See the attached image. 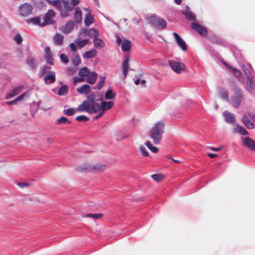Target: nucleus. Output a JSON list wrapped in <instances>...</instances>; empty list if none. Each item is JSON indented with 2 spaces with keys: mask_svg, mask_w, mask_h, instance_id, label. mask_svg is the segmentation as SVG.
I'll return each instance as SVG.
<instances>
[{
  "mask_svg": "<svg viewBox=\"0 0 255 255\" xmlns=\"http://www.w3.org/2000/svg\"><path fill=\"white\" fill-rule=\"evenodd\" d=\"M51 5L56 7L60 12L62 17L69 16V12L80 3V0H46Z\"/></svg>",
  "mask_w": 255,
  "mask_h": 255,
  "instance_id": "1",
  "label": "nucleus"
},
{
  "mask_svg": "<svg viewBox=\"0 0 255 255\" xmlns=\"http://www.w3.org/2000/svg\"><path fill=\"white\" fill-rule=\"evenodd\" d=\"M164 123L162 122L156 123L150 131V137L155 144L158 143L162 138L164 131Z\"/></svg>",
  "mask_w": 255,
  "mask_h": 255,
  "instance_id": "2",
  "label": "nucleus"
},
{
  "mask_svg": "<svg viewBox=\"0 0 255 255\" xmlns=\"http://www.w3.org/2000/svg\"><path fill=\"white\" fill-rule=\"evenodd\" d=\"M233 92L234 95L231 96L229 102L234 107L238 108L244 99V95L238 87L233 89Z\"/></svg>",
  "mask_w": 255,
  "mask_h": 255,
  "instance_id": "3",
  "label": "nucleus"
},
{
  "mask_svg": "<svg viewBox=\"0 0 255 255\" xmlns=\"http://www.w3.org/2000/svg\"><path fill=\"white\" fill-rule=\"evenodd\" d=\"M151 24L158 29H162L166 26V21L156 16H151L149 18Z\"/></svg>",
  "mask_w": 255,
  "mask_h": 255,
  "instance_id": "4",
  "label": "nucleus"
},
{
  "mask_svg": "<svg viewBox=\"0 0 255 255\" xmlns=\"http://www.w3.org/2000/svg\"><path fill=\"white\" fill-rule=\"evenodd\" d=\"M33 6L29 3H25L20 5L19 14L22 16H27L32 13Z\"/></svg>",
  "mask_w": 255,
  "mask_h": 255,
  "instance_id": "5",
  "label": "nucleus"
},
{
  "mask_svg": "<svg viewBox=\"0 0 255 255\" xmlns=\"http://www.w3.org/2000/svg\"><path fill=\"white\" fill-rule=\"evenodd\" d=\"M168 63L171 69L177 74L181 73L185 69L184 64L179 61L170 60L168 61Z\"/></svg>",
  "mask_w": 255,
  "mask_h": 255,
  "instance_id": "6",
  "label": "nucleus"
},
{
  "mask_svg": "<svg viewBox=\"0 0 255 255\" xmlns=\"http://www.w3.org/2000/svg\"><path fill=\"white\" fill-rule=\"evenodd\" d=\"M249 119L255 122V114L253 113H249L248 116H244L242 118V122L249 129H253L254 128V125Z\"/></svg>",
  "mask_w": 255,
  "mask_h": 255,
  "instance_id": "7",
  "label": "nucleus"
},
{
  "mask_svg": "<svg viewBox=\"0 0 255 255\" xmlns=\"http://www.w3.org/2000/svg\"><path fill=\"white\" fill-rule=\"evenodd\" d=\"M255 76L246 79V86L245 89L250 93H255Z\"/></svg>",
  "mask_w": 255,
  "mask_h": 255,
  "instance_id": "8",
  "label": "nucleus"
},
{
  "mask_svg": "<svg viewBox=\"0 0 255 255\" xmlns=\"http://www.w3.org/2000/svg\"><path fill=\"white\" fill-rule=\"evenodd\" d=\"M23 88V86L21 85H18L12 87L7 94L5 99L8 100L13 98L19 94Z\"/></svg>",
  "mask_w": 255,
  "mask_h": 255,
  "instance_id": "9",
  "label": "nucleus"
},
{
  "mask_svg": "<svg viewBox=\"0 0 255 255\" xmlns=\"http://www.w3.org/2000/svg\"><path fill=\"white\" fill-rule=\"evenodd\" d=\"M55 11L52 9H48L43 17V25L52 24L53 22V17L55 16Z\"/></svg>",
  "mask_w": 255,
  "mask_h": 255,
  "instance_id": "10",
  "label": "nucleus"
},
{
  "mask_svg": "<svg viewBox=\"0 0 255 255\" xmlns=\"http://www.w3.org/2000/svg\"><path fill=\"white\" fill-rule=\"evenodd\" d=\"M223 64L240 81L244 82V79L242 74L239 70L232 67L225 62Z\"/></svg>",
  "mask_w": 255,
  "mask_h": 255,
  "instance_id": "11",
  "label": "nucleus"
},
{
  "mask_svg": "<svg viewBox=\"0 0 255 255\" xmlns=\"http://www.w3.org/2000/svg\"><path fill=\"white\" fill-rule=\"evenodd\" d=\"M191 28L202 36H205L207 34V29L198 23L192 22L191 24Z\"/></svg>",
  "mask_w": 255,
  "mask_h": 255,
  "instance_id": "12",
  "label": "nucleus"
},
{
  "mask_svg": "<svg viewBox=\"0 0 255 255\" xmlns=\"http://www.w3.org/2000/svg\"><path fill=\"white\" fill-rule=\"evenodd\" d=\"M173 35L178 46L183 51H186L187 50V45L185 41L177 33H173Z\"/></svg>",
  "mask_w": 255,
  "mask_h": 255,
  "instance_id": "13",
  "label": "nucleus"
},
{
  "mask_svg": "<svg viewBox=\"0 0 255 255\" xmlns=\"http://www.w3.org/2000/svg\"><path fill=\"white\" fill-rule=\"evenodd\" d=\"M242 68L246 79L255 76L253 69L250 64L243 65Z\"/></svg>",
  "mask_w": 255,
  "mask_h": 255,
  "instance_id": "14",
  "label": "nucleus"
},
{
  "mask_svg": "<svg viewBox=\"0 0 255 255\" xmlns=\"http://www.w3.org/2000/svg\"><path fill=\"white\" fill-rule=\"evenodd\" d=\"M243 144L252 150H255V141L249 137L242 138Z\"/></svg>",
  "mask_w": 255,
  "mask_h": 255,
  "instance_id": "15",
  "label": "nucleus"
},
{
  "mask_svg": "<svg viewBox=\"0 0 255 255\" xmlns=\"http://www.w3.org/2000/svg\"><path fill=\"white\" fill-rule=\"evenodd\" d=\"M101 101V110L104 112L110 110L114 106V103L112 101L106 102L102 100V98L99 99Z\"/></svg>",
  "mask_w": 255,
  "mask_h": 255,
  "instance_id": "16",
  "label": "nucleus"
},
{
  "mask_svg": "<svg viewBox=\"0 0 255 255\" xmlns=\"http://www.w3.org/2000/svg\"><path fill=\"white\" fill-rule=\"evenodd\" d=\"M75 26L74 22L72 20L68 21L65 26L61 27V30L65 34L72 31Z\"/></svg>",
  "mask_w": 255,
  "mask_h": 255,
  "instance_id": "17",
  "label": "nucleus"
},
{
  "mask_svg": "<svg viewBox=\"0 0 255 255\" xmlns=\"http://www.w3.org/2000/svg\"><path fill=\"white\" fill-rule=\"evenodd\" d=\"M129 61V58L128 56L126 55L125 57L124 61L122 64V69L124 78L127 77L128 72L129 65L128 62Z\"/></svg>",
  "mask_w": 255,
  "mask_h": 255,
  "instance_id": "18",
  "label": "nucleus"
},
{
  "mask_svg": "<svg viewBox=\"0 0 255 255\" xmlns=\"http://www.w3.org/2000/svg\"><path fill=\"white\" fill-rule=\"evenodd\" d=\"M74 20L77 24L80 23L82 20V12L78 6L75 8Z\"/></svg>",
  "mask_w": 255,
  "mask_h": 255,
  "instance_id": "19",
  "label": "nucleus"
},
{
  "mask_svg": "<svg viewBox=\"0 0 255 255\" xmlns=\"http://www.w3.org/2000/svg\"><path fill=\"white\" fill-rule=\"evenodd\" d=\"M45 58L46 59V61L47 63H48L50 65H53V58L52 56V53H51L50 51V49L48 47H46L45 48Z\"/></svg>",
  "mask_w": 255,
  "mask_h": 255,
  "instance_id": "20",
  "label": "nucleus"
},
{
  "mask_svg": "<svg viewBox=\"0 0 255 255\" xmlns=\"http://www.w3.org/2000/svg\"><path fill=\"white\" fill-rule=\"evenodd\" d=\"M223 115L227 123L233 124L235 121V116L233 114L226 111L223 113Z\"/></svg>",
  "mask_w": 255,
  "mask_h": 255,
  "instance_id": "21",
  "label": "nucleus"
},
{
  "mask_svg": "<svg viewBox=\"0 0 255 255\" xmlns=\"http://www.w3.org/2000/svg\"><path fill=\"white\" fill-rule=\"evenodd\" d=\"M182 13L185 15L186 19L189 20H194L195 18V14L190 11V8L188 6H186V9L182 11Z\"/></svg>",
  "mask_w": 255,
  "mask_h": 255,
  "instance_id": "22",
  "label": "nucleus"
},
{
  "mask_svg": "<svg viewBox=\"0 0 255 255\" xmlns=\"http://www.w3.org/2000/svg\"><path fill=\"white\" fill-rule=\"evenodd\" d=\"M89 107L90 114L96 113L101 111V104L100 105L96 101L90 104Z\"/></svg>",
  "mask_w": 255,
  "mask_h": 255,
  "instance_id": "23",
  "label": "nucleus"
},
{
  "mask_svg": "<svg viewBox=\"0 0 255 255\" xmlns=\"http://www.w3.org/2000/svg\"><path fill=\"white\" fill-rule=\"evenodd\" d=\"M45 83H53L55 81V73L54 72L51 71L50 73L45 75L44 78Z\"/></svg>",
  "mask_w": 255,
  "mask_h": 255,
  "instance_id": "24",
  "label": "nucleus"
},
{
  "mask_svg": "<svg viewBox=\"0 0 255 255\" xmlns=\"http://www.w3.org/2000/svg\"><path fill=\"white\" fill-rule=\"evenodd\" d=\"M91 90L92 89L89 85L85 84L77 88V91L80 94L86 95L89 93L91 91Z\"/></svg>",
  "mask_w": 255,
  "mask_h": 255,
  "instance_id": "25",
  "label": "nucleus"
},
{
  "mask_svg": "<svg viewBox=\"0 0 255 255\" xmlns=\"http://www.w3.org/2000/svg\"><path fill=\"white\" fill-rule=\"evenodd\" d=\"M219 96L222 99L229 102L230 99L227 90L223 88L219 89Z\"/></svg>",
  "mask_w": 255,
  "mask_h": 255,
  "instance_id": "26",
  "label": "nucleus"
},
{
  "mask_svg": "<svg viewBox=\"0 0 255 255\" xmlns=\"http://www.w3.org/2000/svg\"><path fill=\"white\" fill-rule=\"evenodd\" d=\"M131 42L127 39L124 40L122 44V50L124 52H129L131 49Z\"/></svg>",
  "mask_w": 255,
  "mask_h": 255,
  "instance_id": "27",
  "label": "nucleus"
},
{
  "mask_svg": "<svg viewBox=\"0 0 255 255\" xmlns=\"http://www.w3.org/2000/svg\"><path fill=\"white\" fill-rule=\"evenodd\" d=\"M74 42L77 44L78 47L82 48L88 44L89 40L87 39H82L80 37H78Z\"/></svg>",
  "mask_w": 255,
  "mask_h": 255,
  "instance_id": "28",
  "label": "nucleus"
},
{
  "mask_svg": "<svg viewBox=\"0 0 255 255\" xmlns=\"http://www.w3.org/2000/svg\"><path fill=\"white\" fill-rule=\"evenodd\" d=\"M97 52L96 49L93 48L89 51L85 52L83 55V57L86 59L93 58L96 56Z\"/></svg>",
  "mask_w": 255,
  "mask_h": 255,
  "instance_id": "29",
  "label": "nucleus"
},
{
  "mask_svg": "<svg viewBox=\"0 0 255 255\" xmlns=\"http://www.w3.org/2000/svg\"><path fill=\"white\" fill-rule=\"evenodd\" d=\"M28 23H32L35 25H38L41 26H44V25H42V22H41V18L39 16L34 17L32 18H29L27 20Z\"/></svg>",
  "mask_w": 255,
  "mask_h": 255,
  "instance_id": "30",
  "label": "nucleus"
},
{
  "mask_svg": "<svg viewBox=\"0 0 255 255\" xmlns=\"http://www.w3.org/2000/svg\"><path fill=\"white\" fill-rule=\"evenodd\" d=\"M93 43L94 46L97 49H101L105 46L104 41L98 37L93 40Z\"/></svg>",
  "mask_w": 255,
  "mask_h": 255,
  "instance_id": "31",
  "label": "nucleus"
},
{
  "mask_svg": "<svg viewBox=\"0 0 255 255\" xmlns=\"http://www.w3.org/2000/svg\"><path fill=\"white\" fill-rule=\"evenodd\" d=\"M77 111L79 112L86 111L89 113V105L86 104V102L84 101L81 105L77 107Z\"/></svg>",
  "mask_w": 255,
  "mask_h": 255,
  "instance_id": "32",
  "label": "nucleus"
},
{
  "mask_svg": "<svg viewBox=\"0 0 255 255\" xmlns=\"http://www.w3.org/2000/svg\"><path fill=\"white\" fill-rule=\"evenodd\" d=\"M84 22L86 26H89L93 22V16L90 11L86 15L84 19Z\"/></svg>",
  "mask_w": 255,
  "mask_h": 255,
  "instance_id": "33",
  "label": "nucleus"
},
{
  "mask_svg": "<svg viewBox=\"0 0 255 255\" xmlns=\"http://www.w3.org/2000/svg\"><path fill=\"white\" fill-rule=\"evenodd\" d=\"M64 36L59 33H57L54 37V40L56 44L61 45L63 43Z\"/></svg>",
  "mask_w": 255,
  "mask_h": 255,
  "instance_id": "34",
  "label": "nucleus"
},
{
  "mask_svg": "<svg viewBox=\"0 0 255 255\" xmlns=\"http://www.w3.org/2000/svg\"><path fill=\"white\" fill-rule=\"evenodd\" d=\"M97 76V73L93 72L89 75V77L87 78L86 81L90 84H93L96 82Z\"/></svg>",
  "mask_w": 255,
  "mask_h": 255,
  "instance_id": "35",
  "label": "nucleus"
},
{
  "mask_svg": "<svg viewBox=\"0 0 255 255\" xmlns=\"http://www.w3.org/2000/svg\"><path fill=\"white\" fill-rule=\"evenodd\" d=\"M88 35L90 38H93L94 40L99 35V32L97 29L95 28H91L89 29Z\"/></svg>",
  "mask_w": 255,
  "mask_h": 255,
  "instance_id": "36",
  "label": "nucleus"
},
{
  "mask_svg": "<svg viewBox=\"0 0 255 255\" xmlns=\"http://www.w3.org/2000/svg\"><path fill=\"white\" fill-rule=\"evenodd\" d=\"M99 101L96 99V95L94 94H92L88 96L87 99L84 101L86 102L89 106L93 103Z\"/></svg>",
  "mask_w": 255,
  "mask_h": 255,
  "instance_id": "37",
  "label": "nucleus"
},
{
  "mask_svg": "<svg viewBox=\"0 0 255 255\" xmlns=\"http://www.w3.org/2000/svg\"><path fill=\"white\" fill-rule=\"evenodd\" d=\"M78 74L81 77H86L90 74V71L88 68L85 67L79 70Z\"/></svg>",
  "mask_w": 255,
  "mask_h": 255,
  "instance_id": "38",
  "label": "nucleus"
},
{
  "mask_svg": "<svg viewBox=\"0 0 255 255\" xmlns=\"http://www.w3.org/2000/svg\"><path fill=\"white\" fill-rule=\"evenodd\" d=\"M236 131L240 133L242 135H247L248 134V132L247 130L244 128L243 127L240 125H237L235 128Z\"/></svg>",
  "mask_w": 255,
  "mask_h": 255,
  "instance_id": "39",
  "label": "nucleus"
},
{
  "mask_svg": "<svg viewBox=\"0 0 255 255\" xmlns=\"http://www.w3.org/2000/svg\"><path fill=\"white\" fill-rule=\"evenodd\" d=\"M68 92V87L66 85L61 87L57 92V94L59 96H64Z\"/></svg>",
  "mask_w": 255,
  "mask_h": 255,
  "instance_id": "40",
  "label": "nucleus"
},
{
  "mask_svg": "<svg viewBox=\"0 0 255 255\" xmlns=\"http://www.w3.org/2000/svg\"><path fill=\"white\" fill-rule=\"evenodd\" d=\"M31 95V90H28L24 93L22 94L20 96L17 97V100H19V101H21L23 100L24 98H28Z\"/></svg>",
  "mask_w": 255,
  "mask_h": 255,
  "instance_id": "41",
  "label": "nucleus"
},
{
  "mask_svg": "<svg viewBox=\"0 0 255 255\" xmlns=\"http://www.w3.org/2000/svg\"><path fill=\"white\" fill-rule=\"evenodd\" d=\"M81 62L80 56L76 54H74L72 56V63L74 65H78Z\"/></svg>",
  "mask_w": 255,
  "mask_h": 255,
  "instance_id": "42",
  "label": "nucleus"
},
{
  "mask_svg": "<svg viewBox=\"0 0 255 255\" xmlns=\"http://www.w3.org/2000/svg\"><path fill=\"white\" fill-rule=\"evenodd\" d=\"M116 94L113 92L112 90H108L105 94V99L107 100L112 99L114 98Z\"/></svg>",
  "mask_w": 255,
  "mask_h": 255,
  "instance_id": "43",
  "label": "nucleus"
},
{
  "mask_svg": "<svg viewBox=\"0 0 255 255\" xmlns=\"http://www.w3.org/2000/svg\"><path fill=\"white\" fill-rule=\"evenodd\" d=\"M102 216V214H87L85 215V217L92 218L94 219H100Z\"/></svg>",
  "mask_w": 255,
  "mask_h": 255,
  "instance_id": "44",
  "label": "nucleus"
},
{
  "mask_svg": "<svg viewBox=\"0 0 255 255\" xmlns=\"http://www.w3.org/2000/svg\"><path fill=\"white\" fill-rule=\"evenodd\" d=\"M145 144L148 147V148L153 153L157 152L158 149L157 147L153 146L149 141H146Z\"/></svg>",
  "mask_w": 255,
  "mask_h": 255,
  "instance_id": "45",
  "label": "nucleus"
},
{
  "mask_svg": "<svg viewBox=\"0 0 255 255\" xmlns=\"http://www.w3.org/2000/svg\"><path fill=\"white\" fill-rule=\"evenodd\" d=\"M27 63L32 69L34 68L35 67V63L34 59L31 57H29L27 58Z\"/></svg>",
  "mask_w": 255,
  "mask_h": 255,
  "instance_id": "46",
  "label": "nucleus"
},
{
  "mask_svg": "<svg viewBox=\"0 0 255 255\" xmlns=\"http://www.w3.org/2000/svg\"><path fill=\"white\" fill-rule=\"evenodd\" d=\"M57 123L58 124H62L66 123L70 124L71 121H69L67 118L65 117H62L57 120Z\"/></svg>",
  "mask_w": 255,
  "mask_h": 255,
  "instance_id": "47",
  "label": "nucleus"
},
{
  "mask_svg": "<svg viewBox=\"0 0 255 255\" xmlns=\"http://www.w3.org/2000/svg\"><path fill=\"white\" fill-rule=\"evenodd\" d=\"M76 110L73 108H70L68 109L64 110V113L67 116H72L75 114Z\"/></svg>",
  "mask_w": 255,
  "mask_h": 255,
  "instance_id": "48",
  "label": "nucleus"
},
{
  "mask_svg": "<svg viewBox=\"0 0 255 255\" xmlns=\"http://www.w3.org/2000/svg\"><path fill=\"white\" fill-rule=\"evenodd\" d=\"M76 120L78 122H87L89 120V118L85 116L81 115L77 116L76 118Z\"/></svg>",
  "mask_w": 255,
  "mask_h": 255,
  "instance_id": "49",
  "label": "nucleus"
},
{
  "mask_svg": "<svg viewBox=\"0 0 255 255\" xmlns=\"http://www.w3.org/2000/svg\"><path fill=\"white\" fill-rule=\"evenodd\" d=\"M105 77H103L102 76L100 77L99 81L97 84V88L98 89H101L103 87L104 84L105 83Z\"/></svg>",
  "mask_w": 255,
  "mask_h": 255,
  "instance_id": "50",
  "label": "nucleus"
},
{
  "mask_svg": "<svg viewBox=\"0 0 255 255\" xmlns=\"http://www.w3.org/2000/svg\"><path fill=\"white\" fill-rule=\"evenodd\" d=\"M139 150L141 152V153L142 155L144 156H147L148 155V152L146 150V148L143 146H140L139 147Z\"/></svg>",
  "mask_w": 255,
  "mask_h": 255,
  "instance_id": "51",
  "label": "nucleus"
},
{
  "mask_svg": "<svg viewBox=\"0 0 255 255\" xmlns=\"http://www.w3.org/2000/svg\"><path fill=\"white\" fill-rule=\"evenodd\" d=\"M153 179L156 181H160L163 179V176L159 174H153L151 175Z\"/></svg>",
  "mask_w": 255,
  "mask_h": 255,
  "instance_id": "52",
  "label": "nucleus"
},
{
  "mask_svg": "<svg viewBox=\"0 0 255 255\" xmlns=\"http://www.w3.org/2000/svg\"><path fill=\"white\" fill-rule=\"evenodd\" d=\"M14 40L16 42V43L19 44L21 43L22 41V38L19 34H17L14 37Z\"/></svg>",
  "mask_w": 255,
  "mask_h": 255,
  "instance_id": "53",
  "label": "nucleus"
},
{
  "mask_svg": "<svg viewBox=\"0 0 255 255\" xmlns=\"http://www.w3.org/2000/svg\"><path fill=\"white\" fill-rule=\"evenodd\" d=\"M50 69V67L45 66L43 67L41 69V76H43L45 73H47Z\"/></svg>",
  "mask_w": 255,
  "mask_h": 255,
  "instance_id": "54",
  "label": "nucleus"
},
{
  "mask_svg": "<svg viewBox=\"0 0 255 255\" xmlns=\"http://www.w3.org/2000/svg\"><path fill=\"white\" fill-rule=\"evenodd\" d=\"M61 61L64 63H67L69 62L68 58L65 54L62 53L60 55Z\"/></svg>",
  "mask_w": 255,
  "mask_h": 255,
  "instance_id": "55",
  "label": "nucleus"
},
{
  "mask_svg": "<svg viewBox=\"0 0 255 255\" xmlns=\"http://www.w3.org/2000/svg\"><path fill=\"white\" fill-rule=\"evenodd\" d=\"M19 101V100H17V98L14 99V100H12V101H8V102H6L5 103V105H15L16 104L17 102Z\"/></svg>",
  "mask_w": 255,
  "mask_h": 255,
  "instance_id": "56",
  "label": "nucleus"
},
{
  "mask_svg": "<svg viewBox=\"0 0 255 255\" xmlns=\"http://www.w3.org/2000/svg\"><path fill=\"white\" fill-rule=\"evenodd\" d=\"M89 30L86 28L82 29L80 31V34L82 35H88Z\"/></svg>",
  "mask_w": 255,
  "mask_h": 255,
  "instance_id": "57",
  "label": "nucleus"
},
{
  "mask_svg": "<svg viewBox=\"0 0 255 255\" xmlns=\"http://www.w3.org/2000/svg\"><path fill=\"white\" fill-rule=\"evenodd\" d=\"M95 168L100 171H103L106 169V166L105 165L99 164L96 165Z\"/></svg>",
  "mask_w": 255,
  "mask_h": 255,
  "instance_id": "58",
  "label": "nucleus"
},
{
  "mask_svg": "<svg viewBox=\"0 0 255 255\" xmlns=\"http://www.w3.org/2000/svg\"><path fill=\"white\" fill-rule=\"evenodd\" d=\"M84 80V79L82 78L74 77L73 82L74 84H76L80 82H83Z\"/></svg>",
  "mask_w": 255,
  "mask_h": 255,
  "instance_id": "59",
  "label": "nucleus"
},
{
  "mask_svg": "<svg viewBox=\"0 0 255 255\" xmlns=\"http://www.w3.org/2000/svg\"><path fill=\"white\" fill-rule=\"evenodd\" d=\"M69 46L72 51L75 52L77 51V49L76 45L74 43H71Z\"/></svg>",
  "mask_w": 255,
  "mask_h": 255,
  "instance_id": "60",
  "label": "nucleus"
},
{
  "mask_svg": "<svg viewBox=\"0 0 255 255\" xmlns=\"http://www.w3.org/2000/svg\"><path fill=\"white\" fill-rule=\"evenodd\" d=\"M116 37L117 44L118 45H120L122 42V38L118 34L116 35Z\"/></svg>",
  "mask_w": 255,
  "mask_h": 255,
  "instance_id": "61",
  "label": "nucleus"
},
{
  "mask_svg": "<svg viewBox=\"0 0 255 255\" xmlns=\"http://www.w3.org/2000/svg\"><path fill=\"white\" fill-rule=\"evenodd\" d=\"M17 185L21 188H23L24 187L27 186L28 184L24 183V182H18Z\"/></svg>",
  "mask_w": 255,
  "mask_h": 255,
  "instance_id": "62",
  "label": "nucleus"
},
{
  "mask_svg": "<svg viewBox=\"0 0 255 255\" xmlns=\"http://www.w3.org/2000/svg\"><path fill=\"white\" fill-rule=\"evenodd\" d=\"M143 35L147 39H150L151 38V35L145 31L143 32Z\"/></svg>",
  "mask_w": 255,
  "mask_h": 255,
  "instance_id": "63",
  "label": "nucleus"
},
{
  "mask_svg": "<svg viewBox=\"0 0 255 255\" xmlns=\"http://www.w3.org/2000/svg\"><path fill=\"white\" fill-rule=\"evenodd\" d=\"M104 112L102 111V112L101 113H100L98 115H97L94 118V120H97L99 118H100V117H101L103 116V115L104 114Z\"/></svg>",
  "mask_w": 255,
  "mask_h": 255,
  "instance_id": "64",
  "label": "nucleus"
}]
</instances>
